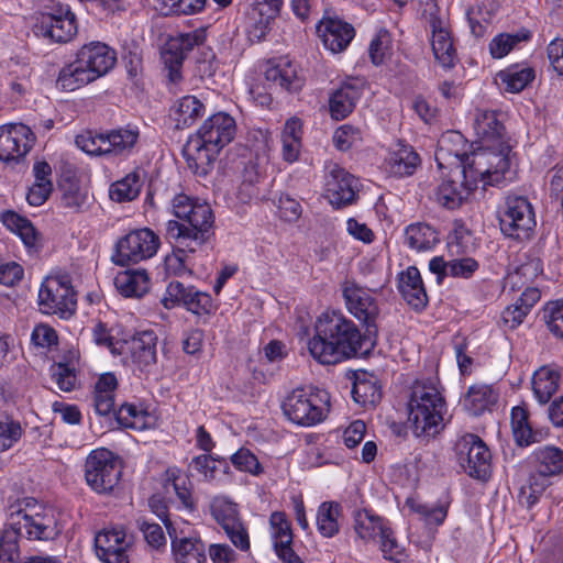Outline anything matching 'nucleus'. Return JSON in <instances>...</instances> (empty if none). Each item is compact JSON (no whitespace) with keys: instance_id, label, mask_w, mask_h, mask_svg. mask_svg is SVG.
<instances>
[{"instance_id":"obj_37","label":"nucleus","mask_w":563,"mask_h":563,"mask_svg":"<svg viewBox=\"0 0 563 563\" xmlns=\"http://www.w3.org/2000/svg\"><path fill=\"white\" fill-rule=\"evenodd\" d=\"M343 520L342 506L336 501H323L316 512V527L323 538L335 537Z\"/></svg>"},{"instance_id":"obj_30","label":"nucleus","mask_w":563,"mask_h":563,"mask_svg":"<svg viewBox=\"0 0 563 563\" xmlns=\"http://www.w3.org/2000/svg\"><path fill=\"white\" fill-rule=\"evenodd\" d=\"M172 539V549L176 563H205L206 549L202 541L195 537L178 538L175 523L164 520Z\"/></svg>"},{"instance_id":"obj_43","label":"nucleus","mask_w":563,"mask_h":563,"mask_svg":"<svg viewBox=\"0 0 563 563\" xmlns=\"http://www.w3.org/2000/svg\"><path fill=\"white\" fill-rule=\"evenodd\" d=\"M560 385V374L556 369L543 366L534 372L532 389L540 404H547L556 393Z\"/></svg>"},{"instance_id":"obj_1","label":"nucleus","mask_w":563,"mask_h":563,"mask_svg":"<svg viewBox=\"0 0 563 563\" xmlns=\"http://www.w3.org/2000/svg\"><path fill=\"white\" fill-rule=\"evenodd\" d=\"M363 336L353 321L340 311H324L314 322V334L308 341L310 355L320 364H338L356 356Z\"/></svg>"},{"instance_id":"obj_21","label":"nucleus","mask_w":563,"mask_h":563,"mask_svg":"<svg viewBox=\"0 0 563 563\" xmlns=\"http://www.w3.org/2000/svg\"><path fill=\"white\" fill-rule=\"evenodd\" d=\"M132 541L123 528H108L95 537L96 554L103 563H129Z\"/></svg>"},{"instance_id":"obj_62","label":"nucleus","mask_w":563,"mask_h":563,"mask_svg":"<svg viewBox=\"0 0 563 563\" xmlns=\"http://www.w3.org/2000/svg\"><path fill=\"white\" fill-rule=\"evenodd\" d=\"M52 378L63 391H70L77 384L75 368L68 364L57 363L51 367Z\"/></svg>"},{"instance_id":"obj_31","label":"nucleus","mask_w":563,"mask_h":563,"mask_svg":"<svg viewBox=\"0 0 563 563\" xmlns=\"http://www.w3.org/2000/svg\"><path fill=\"white\" fill-rule=\"evenodd\" d=\"M389 528V522L372 510H357L353 517L356 541L362 544L377 543Z\"/></svg>"},{"instance_id":"obj_16","label":"nucleus","mask_w":563,"mask_h":563,"mask_svg":"<svg viewBox=\"0 0 563 563\" xmlns=\"http://www.w3.org/2000/svg\"><path fill=\"white\" fill-rule=\"evenodd\" d=\"M205 41V29L178 33L169 38L166 48L162 53V58L168 70L167 76L170 82L178 84L181 80V66L186 54Z\"/></svg>"},{"instance_id":"obj_11","label":"nucleus","mask_w":563,"mask_h":563,"mask_svg":"<svg viewBox=\"0 0 563 563\" xmlns=\"http://www.w3.org/2000/svg\"><path fill=\"white\" fill-rule=\"evenodd\" d=\"M121 477V465L117 456L108 449L91 451L86 459L85 478L96 493L111 492Z\"/></svg>"},{"instance_id":"obj_33","label":"nucleus","mask_w":563,"mask_h":563,"mask_svg":"<svg viewBox=\"0 0 563 563\" xmlns=\"http://www.w3.org/2000/svg\"><path fill=\"white\" fill-rule=\"evenodd\" d=\"M398 289L407 303L412 308L421 309L427 305V292L417 267L410 266L399 274Z\"/></svg>"},{"instance_id":"obj_35","label":"nucleus","mask_w":563,"mask_h":563,"mask_svg":"<svg viewBox=\"0 0 563 563\" xmlns=\"http://www.w3.org/2000/svg\"><path fill=\"white\" fill-rule=\"evenodd\" d=\"M108 155L129 156L140 140V130L135 125H126L106 133Z\"/></svg>"},{"instance_id":"obj_38","label":"nucleus","mask_w":563,"mask_h":563,"mask_svg":"<svg viewBox=\"0 0 563 563\" xmlns=\"http://www.w3.org/2000/svg\"><path fill=\"white\" fill-rule=\"evenodd\" d=\"M501 0H478L476 7L467 10L466 16L471 32L476 37L486 33L487 25L500 7Z\"/></svg>"},{"instance_id":"obj_5","label":"nucleus","mask_w":563,"mask_h":563,"mask_svg":"<svg viewBox=\"0 0 563 563\" xmlns=\"http://www.w3.org/2000/svg\"><path fill=\"white\" fill-rule=\"evenodd\" d=\"M446 411L444 397L435 378L418 380L409 401V422L417 437L439 433Z\"/></svg>"},{"instance_id":"obj_27","label":"nucleus","mask_w":563,"mask_h":563,"mask_svg":"<svg viewBox=\"0 0 563 563\" xmlns=\"http://www.w3.org/2000/svg\"><path fill=\"white\" fill-rule=\"evenodd\" d=\"M420 165V157L415 150L404 143L390 146L383 162V169L390 176L405 177L412 175Z\"/></svg>"},{"instance_id":"obj_3","label":"nucleus","mask_w":563,"mask_h":563,"mask_svg":"<svg viewBox=\"0 0 563 563\" xmlns=\"http://www.w3.org/2000/svg\"><path fill=\"white\" fill-rule=\"evenodd\" d=\"M474 131L477 139L474 142L475 147L471 152V158L476 155L483 156L487 161L486 169L492 170L495 181L510 179V145L496 112L477 109L474 117Z\"/></svg>"},{"instance_id":"obj_32","label":"nucleus","mask_w":563,"mask_h":563,"mask_svg":"<svg viewBox=\"0 0 563 563\" xmlns=\"http://www.w3.org/2000/svg\"><path fill=\"white\" fill-rule=\"evenodd\" d=\"M115 419L122 428L143 431L156 427L158 418L153 409L143 402H125L115 411Z\"/></svg>"},{"instance_id":"obj_18","label":"nucleus","mask_w":563,"mask_h":563,"mask_svg":"<svg viewBox=\"0 0 563 563\" xmlns=\"http://www.w3.org/2000/svg\"><path fill=\"white\" fill-rule=\"evenodd\" d=\"M475 144H467L465 137L457 131H448L441 135L435 151V161L440 169H454L460 175L464 164L471 158Z\"/></svg>"},{"instance_id":"obj_13","label":"nucleus","mask_w":563,"mask_h":563,"mask_svg":"<svg viewBox=\"0 0 563 563\" xmlns=\"http://www.w3.org/2000/svg\"><path fill=\"white\" fill-rule=\"evenodd\" d=\"M459 462L472 477L486 479L490 474L492 454L482 439L475 434L463 435L457 444Z\"/></svg>"},{"instance_id":"obj_8","label":"nucleus","mask_w":563,"mask_h":563,"mask_svg":"<svg viewBox=\"0 0 563 563\" xmlns=\"http://www.w3.org/2000/svg\"><path fill=\"white\" fill-rule=\"evenodd\" d=\"M282 408L292 423L313 427L327 418L330 411V395L317 387L297 388L287 395Z\"/></svg>"},{"instance_id":"obj_59","label":"nucleus","mask_w":563,"mask_h":563,"mask_svg":"<svg viewBox=\"0 0 563 563\" xmlns=\"http://www.w3.org/2000/svg\"><path fill=\"white\" fill-rule=\"evenodd\" d=\"M542 273V265L540 260L532 258L527 263L520 265L515 272L509 273L506 278V285L510 286L512 290L520 288L518 285L519 279L523 277L526 282L536 278Z\"/></svg>"},{"instance_id":"obj_12","label":"nucleus","mask_w":563,"mask_h":563,"mask_svg":"<svg viewBox=\"0 0 563 563\" xmlns=\"http://www.w3.org/2000/svg\"><path fill=\"white\" fill-rule=\"evenodd\" d=\"M36 36L56 43H67L77 34L75 14L65 4H56L36 16L33 25Z\"/></svg>"},{"instance_id":"obj_36","label":"nucleus","mask_w":563,"mask_h":563,"mask_svg":"<svg viewBox=\"0 0 563 563\" xmlns=\"http://www.w3.org/2000/svg\"><path fill=\"white\" fill-rule=\"evenodd\" d=\"M114 286L124 297H142L151 286V279L144 269H126L114 277Z\"/></svg>"},{"instance_id":"obj_63","label":"nucleus","mask_w":563,"mask_h":563,"mask_svg":"<svg viewBox=\"0 0 563 563\" xmlns=\"http://www.w3.org/2000/svg\"><path fill=\"white\" fill-rule=\"evenodd\" d=\"M362 141V132L350 124L338 128L333 134V143L340 151H347Z\"/></svg>"},{"instance_id":"obj_17","label":"nucleus","mask_w":563,"mask_h":563,"mask_svg":"<svg viewBox=\"0 0 563 563\" xmlns=\"http://www.w3.org/2000/svg\"><path fill=\"white\" fill-rule=\"evenodd\" d=\"M358 180L336 164L327 167L324 197L334 208L353 203L358 191Z\"/></svg>"},{"instance_id":"obj_6","label":"nucleus","mask_w":563,"mask_h":563,"mask_svg":"<svg viewBox=\"0 0 563 563\" xmlns=\"http://www.w3.org/2000/svg\"><path fill=\"white\" fill-rule=\"evenodd\" d=\"M486 165L487 161L476 155L466 161L464 169H460V175L454 174V169H450L449 178L442 179L434 192L438 203L448 209H455L467 199L478 184L483 187L501 185L504 181H495L494 174L490 169H486Z\"/></svg>"},{"instance_id":"obj_60","label":"nucleus","mask_w":563,"mask_h":563,"mask_svg":"<svg viewBox=\"0 0 563 563\" xmlns=\"http://www.w3.org/2000/svg\"><path fill=\"white\" fill-rule=\"evenodd\" d=\"M391 36L388 31L380 30L371 41L368 53L371 60L375 65H380L389 55Z\"/></svg>"},{"instance_id":"obj_24","label":"nucleus","mask_w":563,"mask_h":563,"mask_svg":"<svg viewBox=\"0 0 563 563\" xmlns=\"http://www.w3.org/2000/svg\"><path fill=\"white\" fill-rule=\"evenodd\" d=\"M269 536L275 553L284 563H300L292 550L291 525L284 512L275 511L269 516Z\"/></svg>"},{"instance_id":"obj_55","label":"nucleus","mask_w":563,"mask_h":563,"mask_svg":"<svg viewBox=\"0 0 563 563\" xmlns=\"http://www.w3.org/2000/svg\"><path fill=\"white\" fill-rule=\"evenodd\" d=\"M549 484V475L538 470L537 473L530 475L528 483L521 487V496L526 498L529 506H532L544 493Z\"/></svg>"},{"instance_id":"obj_48","label":"nucleus","mask_w":563,"mask_h":563,"mask_svg":"<svg viewBox=\"0 0 563 563\" xmlns=\"http://www.w3.org/2000/svg\"><path fill=\"white\" fill-rule=\"evenodd\" d=\"M446 247L451 256H462L473 252L476 249V242L466 225L461 221H455L448 235Z\"/></svg>"},{"instance_id":"obj_20","label":"nucleus","mask_w":563,"mask_h":563,"mask_svg":"<svg viewBox=\"0 0 563 563\" xmlns=\"http://www.w3.org/2000/svg\"><path fill=\"white\" fill-rule=\"evenodd\" d=\"M34 141V133L23 123H9L1 125L0 161H19L30 152Z\"/></svg>"},{"instance_id":"obj_40","label":"nucleus","mask_w":563,"mask_h":563,"mask_svg":"<svg viewBox=\"0 0 563 563\" xmlns=\"http://www.w3.org/2000/svg\"><path fill=\"white\" fill-rule=\"evenodd\" d=\"M205 113V106L195 96L180 98L173 107L172 117L177 129L192 125Z\"/></svg>"},{"instance_id":"obj_57","label":"nucleus","mask_w":563,"mask_h":563,"mask_svg":"<svg viewBox=\"0 0 563 563\" xmlns=\"http://www.w3.org/2000/svg\"><path fill=\"white\" fill-rule=\"evenodd\" d=\"M19 536L7 525L0 536V563H16L19 560Z\"/></svg>"},{"instance_id":"obj_44","label":"nucleus","mask_w":563,"mask_h":563,"mask_svg":"<svg viewBox=\"0 0 563 563\" xmlns=\"http://www.w3.org/2000/svg\"><path fill=\"white\" fill-rule=\"evenodd\" d=\"M352 397L355 402L364 407L376 405L382 398L377 378L366 373L356 375L353 383Z\"/></svg>"},{"instance_id":"obj_45","label":"nucleus","mask_w":563,"mask_h":563,"mask_svg":"<svg viewBox=\"0 0 563 563\" xmlns=\"http://www.w3.org/2000/svg\"><path fill=\"white\" fill-rule=\"evenodd\" d=\"M93 80L75 56V59L66 64L58 74L56 85L64 91H75Z\"/></svg>"},{"instance_id":"obj_26","label":"nucleus","mask_w":563,"mask_h":563,"mask_svg":"<svg viewBox=\"0 0 563 563\" xmlns=\"http://www.w3.org/2000/svg\"><path fill=\"white\" fill-rule=\"evenodd\" d=\"M363 92V81L349 79L329 96V111L334 120H343L354 110Z\"/></svg>"},{"instance_id":"obj_47","label":"nucleus","mask_w":563,"mask_h":563,"mask_svg":"<svg viewBox=\"0 0 563 563\" xmlns=\"http://www.w3.org/2000/svg\"><path fill=\"white\" fill-rule=\"evenodd\" d=\"M3 225L15 233L27 249H34L38 242V235L33 224L25 218L13 211L1 214Z\"/></svg>"},{"instance_id":"obj_41","label":"nucleus","mask_w":563,"mask_h":563,"mask_svg":"<svg viewBox=\"0 0 563 563\" xmlns=\"http://www.w3.org/2000/svg\"><path fill=\"white\" fill-rule=\"evenodd\" d=\"M142 186L141 170L134 169L110 185L109 197L115 202H129L139 197Z\"/></svg>"},{"instance_id":"obj_22","label":"nucleus","mask_w":563,"mask_h":563,"mask_svg":"<svg viewBox=\"0 0 563 563\" xmlns=\"http://www.w3.org/2000/svg\"><path fill=\"white\" fill-rule=\"evenodd\" d=\"M75 56L93 81L106 76L117 62L115 52L101 42L82 45Z\"/></svg>"},{"instance_id":"obj_15","label":"nucleus","mask_w":563,"mask_h":563,"mask_svg":"<svg viewBox=\"0 0 563 563\" xmlns=\"http://www.w3.org/2000/svg\"><path fill=\"white\" fill-rule=\"evenodd\" d=\"M210 510L231 542L241 551H249L250 537L246 528L240 520L238 505L229 497L220 495L211 500Z\"/></svg>"},{"instance_id":"obj_14","label":"nucleus","mask_w":563,"mask_h":563,"mask_svg":"<svg viewBox=\"0 0 563 563\" xmlns=\"http://www.w3.org/2000/svg\"><path fill=\"white\" fill-rule=\"evenodd\" d=\"M501 232L510 238H527L536 227L532 206L523 197H508L499 217Z\"/></svg>"},{"instance_id":"obj_34","label":"nucleus","mask_w":563,"mask_h":563,"mask_svg":"<svg viewBox=\"0 0 563 563\" xmlns=\"http://www.w3.org/2000/svg\"><path fill=\"white\" fill-rule=\"evenodd\" d=\"M536 78V70L527 64H512L500 70L496 81L500 89L510 93H518L530 85Z\"/></svg>"},{"instance_id":"obj_51","label":"nucleus","mask_w":563,"mask_h":563,"mask_svg":"<svg viewBox=\"0 0 563 563\" xmlns=\"http://www.w3.org/2000/svg\"><path fill=\"white\" fill-rule=\"evenodd\" d=\"M166 489L173 487L177 498L184 508L192 510L195 507L192 498V485L189 477L178 468H169L166 472Z\"/></svg>"},{"instance_id":"obj_29","label":"nucleus","mask_w":563,"mask_h":563,"mask_svg":"<svg viewBox=\"0 0 563 563\" xmlns=\"http://www.w3.org/2000/svg\"><path fill=\"white\" fill-rule=\"evenodd\" d=\"M498 399L499 390L494 385L478 383L468 387L460 402L470 415L479 416L493 411Z\"/></svg>"},{"instance_id":"obj_23","label":"nucleus","mask_w":563,"mask_h":563,"mask_svg":"<svg viewBox=\"0 0 563 563\" xmlns=\"http://www.w3.org/2000/svg\"><path fill=\"white\" fill-rule=\"evenodd\" d=\"M342 295L347 310L360 321L369 324L378 316V305L372 290L346 280L342 284Z\"/></svg>"},{"instance_id":"obj_4","label":"nucleus","mask_w":563,"mask_h":563,"mask_svg":"<svg viewBox=\"0 0 563 563\" xmlns=\"http://www.w3.org/2000/svg\"><path fill=\"white\" fill-rule=\"evenodd\" d=\"M172 211L180 221H168V235L179 249L198 250L213 223L210 206L181 194L172 200Z\"/></svg>"},{"instance_id":"obj_28","label":"nucleus","mask_w":563,"mask_h":563,"mask_svg":"<svg viewBox=\"0 0 563 563\" xmlns=\"http://www.w3.org/2000/svg\"><path fill=\"white\" fill-rule=\"evenodd\" d=\"M430 26L433 55L443 68L450 69L455 65L457 57L448 23L441 18H432Z\"/></svg>"},{"instance_id":"obj_56","label":"nucleus","mask_w":563,"mask_h":563,"mask_svg":"<svg viewBox=\"0 0 563 563\" xmlns=\"http://www.w3.org/2000/svg\"><path fill=\"white\" fill-rule=\"evenodd\" d=\"M376 544H379V549L385 560L395 563H401L405 561V549L401 544L398 543L390 526Z\"/></svg>"},{"instance_id":"obj_10","label":"nucleus","mask_w":563,"mask_h":563,"mask_svg":"<svg viewBox=\"0 0 563 563\" xmlns=\"http://www.w3.org/2000/svg\"><path fill=\"white\" fill-rule=\"evenodd\" d=\"M158 235L148 228L132 230L115 243L112 262L126 266L153 257L159 247Z\"/></svg>"},{"instance_id":"obj_25","label":"nucleus","mask_w":563,"mask_h":563,"mask_svg":"<svg viewBox=\"0 0 563 563\" xmlns=\"http://www.w3.org/2000/svg\"><path fill=\"white\" fill-rule=\"evenodd\" d=\"M317 33L323 46L331 53L344 51L354 37V29L351 24L339 18H323L317 25Z\"/></svg>"},{"instance_id":"obj_54","label":"nucleus","mask_w":563,"mask_h":563,"mask_svg":"<svg viewBox=\"0 0 563 563\" xmlns=\"http://www.w3.org/2000/svg\"><path fill=\"white\" fill-rule=\"evenodd\" d=\"M184 307L197 316L210 314L214 310L211 296L195 287H189V294L187 295Z\"/></svg>"},{"instance_id":"obj_2","label":"nucleus","mask_w":563,"mask_h":563,"mask_svg":"<svg viewBox=\"0 0 563 563\" xmlns=\"http://www.w3.org/2000/svg\"><path fill=\"white\" fill-rule=\"evenodd\" d=\"M235 132V121L228 113L210 115L184 146L183 154L189 168L206 173L221 150L234 139Z\"/></svg>"},{"instance_id":"obj_7","label":"nucleus","mask_w":563,"mask_h":563,"mask_svg":"<svg viewBox=\"0 0 563 563\" xmlns=\"http://www.w3.org/2000/svg\"><path fill=\"white\" fill-rule=\"evenodd\" d=\"M5 523L29 540H53L63 530L55 509L33 499L10 506Z\"/></svg>"},{"instance_id":"obj_53","label":"nucleus","mask_w":563,"mask_h":563,"mask_svg":"<svg viewBox=\"0 0 563 563\" xmlns=\"http://www.w3.org/2000/svg\"><path fill=\"white\" fill-rule=\"evenodd\" d=\"M536 457L539 464L538 470L549 476L563 471V452L560 449L553 446L540 449Z\"/></svg>"},{"instance_id":"obj_42","label":"nucleus","mask_w":563,"mask_h":563,"mask_svg":"<svg viewBox=\"0 0 563 563\" xmlns=\"http://www.w3.org/2000/svg\"><path fill=\"white\" fill-rule=\"evenodd\" d=\"M405 239L408 246L418 252L431 251L439 242V233L427 223H413L406 228Z\"/></svg>"},{"instance_id":"obj_52","label":"nucleus","mask_w":563,"mask_h":563,"mask_svg":"<svg viewBox=\"0 0 563 563\" xmlns=\"http://www.w3.org/2000/svg\"><path fill=\"white\" fill-rule=\"evenodd\" d=\"M190 465L207 482L217 481L219 475L227 468L223 460H218L207 454L196 456Z\"/></svg>"},{"instance_id":"obj_58","label":"nucleus","mask_w":563,"mask_h":563,"mask_svg":"<svg viewBox=\"0 0 563 563\" xmlns=\"http://www.w3.org/2000/svg\"><path fill=\"white\" fill-rule=\"evenodd\" d=\"M207 0H161L165 14L190 15L202 11Z\"/></svg>"},{"instance_id":"obj_39","label":"nucleus","mask_w":563,"mask_h":563,"mask_svg":"<svg viewBox=\"0 0 563 563\" xmlns=\"http://www.w3.org/2000/svg\"><path fill=\"white\" fill-rule=\"evenodd\" d=\"M118 379L112 373L100 375L95 386L93 404L96 412L100 416L109 415L114 408V395Z\"/></svg>"},{"instance_id":"obj_19","label":"nucleus","mask_w":563,"mask_h":563,"mask_svg":"<svg viewBox=\"0 0 563 563\" xmlns=\"http://www.w3.org/2000/svg\"><path fill=\"white\" fill-rule=\"evenodd\" d=\"M118 355L140 371H147L156 363L157 336L153 331H141L130 340H122Z\"/></svg>"},{"instance_id":"obj_49","label":"nucleus","mask_w":563,"mask_h":563,"mask_svg":"<svg viewBox=\"0 0 563 563\" xmlns=\"http://www.w3.org/2000/svg\"><path fill=\"white\" fill-rule=\"evenodd\" d=\"M510 423L514 438L520 446H528L538 441V433L532 430L525 407L516 406L511 409Z\"/></svg>"},{"instance_id":"obj_9","label":"nucleus","mask_w":563,"mask_h":563,"mask_svg":"<svg viewBox=\"0 0 563 563\" xmlns=\"http://www.w3.org/2000/svg\"><path fill=\"white\" fill-rule=\"evenodd\" d=\"M37 303L45 314L70 318L76 311V292L68 274L54 273L44 278L38 289Z\"/></svg>"},{"instance_id":"obj_46","label":"nucleus","mask_w":563,"mask_h":563,"mask_svg":"<svg viewBox=\"0 0 563 563\" xmlns=\"http://www.w3.org/2000/svg\"><path fill=\"white\" fill-rule=\"evenodd\" d=\"M530 34L528 31L498 33L488 43L489 54L494 59H501L519 48L522 43L528 42Z\"/></svg>"},{"instance_id":"obj_50","label":"nucleus","mask_w":563,"mask_h":563,"mask_svg":"<svg viewBox=\"0 0 563 563\" xmlns=\"http://www.w3.org/2000/svg\"><path fill=\"white\" fill-rule=\"evenodd\" d=\"M405 506L427 526H440L444 522L448 515V506L444 504H422L416 497H408Z\"/></svg>"},{"instance_id":"obj_64","label":"nucleus","mask_w":563,"mask_h":563,"mask_svg":"<svg viewBox=\"0 0 563 563\" xmlns=\"http://www.w3.org/2000/svg\"><path fill=\"white\" fill-rule=\"evenodd\" d=\"M234 467L241 472L258 475L263 468L257 457L247 449H240L231 456Z\"/></svg>"},{"instance_id":"obj_61","label":"nucleus","mask_w":563,"mask_h":563,"mask_svg":"<svg viewBox=\"0 0 563 563\" xmlns=\"http://www.w3.org/2000/svg\"><path fill=\"white\" fill-rule=\"evenodd\" d=\"M76 144L89 155H108L106 133H87L77 136Z\"/></svg>"}]
</instances>
